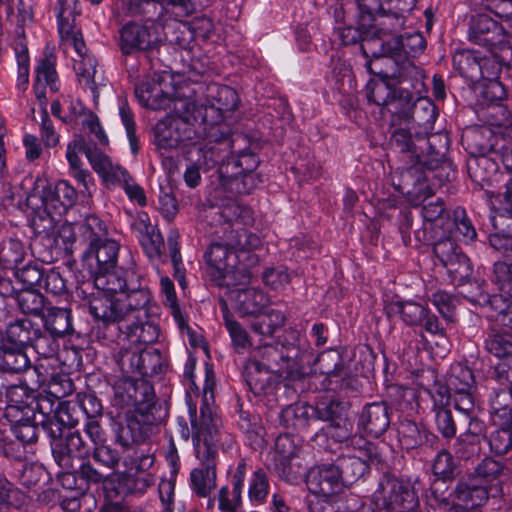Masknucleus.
<instances>
[{
  "label": "nucleus",
  "mask_w": 512,
  "mask_h": 512,
  "mask_svg": "<svg viewBox=\"0 0 512 512\" xmlns=\"http://www.w3.org/2000/svg\"><path fill=\"white\" fill-rule=\"evenodd\" d=\"M185 400L192 427V443L199 466L190 471L189 486L201 498L208 497L217 485L219 449L233 447L234 439L222 429L221 419L213 413V386H189Z\"/></svg>",
  "instance_id": "1"
},
{
  "label": "nucleus",
  "mask_w": 512,
  "mask_h": 512,
  "mask_svg": "<svg viewBox=\"0 0 512 512\" xmlns=\"http://www.w3.org/2000/svg\"><path fill=\"white\" fill-rule=\"evenodd\" d=\"M131 280V289L118 298L94 297L89 299V312L105 326L116 325L124 340L137 344H152L160 335V327L149 319L151 292L142 284Z\"/></svg>",
  "instance_id": "2"
},
{
  "label": "nucleus",
  "mask_w": 512,
  "mask_h": 512,
  "mask_svg": "<svg viewBox=\"0 0 512 512\" xmlns=\"http://www.w3.org/2000/svg\"><path fill=\"white\" fill-rule=\"evenodd\" d=\"M102 231L92 235L83 249L82 260L94 268V286L97 289L94 297L118 298L131 289V280L135 278V283L142 284L141 276L135 271L129 269L117 268L119 253V244L106 238V226L101 221ZM94 232H96L94 230Z\"/></svg>",
  "instance_id": "3"
},
{
  "label": "nucleus",
  "mask_w": 512,
  "mask_h": 512,
  "mask_svg": "<svg viewBox=\"0 0 512 512\" xmlns=\"http://www.w3.org/2000/svg\"><path fill=\"white\" fill-rule=\"evenodd\" d=\"M116 397H121L122 405H131L125 416V423L119 424L116 440L123 447L144 442L152 427L160 423L168 414L167 401L156 397L154 386H113Z\"/></svg>",
  "instance_id": "4"
},
{
  "label": "nucleus",
  "mask_w": 512,
  "mask_h": 512,
  "mask_svg": "<svg viewBox=\"0 0 512 512\" xmlns=\"http://www.w3.org/2000/svg\"><path fill=\"white\" fill-rule=\"evenodd\" d=\"M471 153L478 154L467 162L470 178L480 186L489 184L498 171L494 155L512 174V137L503 133H494L489 128H478L467 135Z\"/></svg>",
  "instance_id": "5"
},
{
  "label": "nucleus",
  "mask_w": 512,
  "mask_h": 512,
  "mask_svg": "<svg viewBox=\"0 0 512 512\" xmlns=\"http://www.w3.org/2000/svg\"><path fill=\"white\" fill-rule=\"evenodd\" d=\"M41 424L42 429L50 438L53 458L63 470L62 480L70 478L74 480L72 475L74 460L84 458L89 453L80 433L67 428L55 416L42 419Z\"/></svg>",
  "instance_id": "6"
},
{
  "label": "nucleus",
  "mask_w": 512,
  "mask_h": 512,
  "mask_svg": "<svg viewBox=\"0 0 512 512\" xmlns=\"http://www.w3.org/2000/svg\"><path fill=\"white\" fill-rule=\"evenodd\" d=\"M117 362L126 381L132 384L138 381L148 384L149 379L161 381V375L167 370V364L158 349L120 351Z\"/></svg>",
  "instance_id": "7"
},
{
  "label": "nucleus",
  "mask_w": 512,
  "mask_h": 512,
  "mask_svg": "<svg viewBox=\"0 0 512 512\" xmlns=\"http://www.w3.org/2000/svg\"><path fill=\"white\" fill-rule=\"evenodd\" d=\"M371 500L375 512L411 511L419 507L418 497L410 483L391 475H385L380 480Z\"/></svg>",
  "instance_id": "8"
},
{
  "label": "nucleus",
  "mask_w": 512,
  "mask_h": 512,
  "mask_svg": "<svg viewBox=\"0 0 512 512\" xmlns=\"http://www.w3.org/2000/svg\"><path fill=\"white\" fill-rule=\"evenodd\" d=\"M371 500L375 512L411 511L419 507L418 497L410 483L391 475H385L380 480Z\"/></svg>",
  "instance_id": "9"
},
{
  "label": "nucleus",
  "mask_w": 512,
  "mask_h": 512,
  "mask_svg": "<svg viewBox=\"0 0 512 512\" xmlns=\"http://www.w3.org/2000/svg\"><path fill=\"white\" fill-rule=\"evenodd\" d=\"M352 448L354 454L341 455L334 461L345 486L352 485L361 479L368 472L370 463L380 461L376 446L363 437L353 438Z\"/></svg>",
  "instance_id": "10"
},
{
  "label": "nucleus",
  "mask_w": 512,
  "mask_h": 512,
  "mask_svg": "<svg viewBox=\"0 0 512 512\" xmlns=\"http://www.w3.org/2000/svg\"><path fill=\"white\" fill-rule=\"evenodd\" d=\"M259 165L258 156L251 151H242L237 156L227 158L218 169L223 180L233 181L238 193L249 194L256 186L257 179L253 174Z\"/></svg>",
  "instance_id": "11"
},
{
  "label": "nucleus",
  "mask_w": 512,
  "mask_h": 512,
  "mask_svg": "<svg viewBox=\"0 0 512 512\" xmlns=\"http://www.w3.org/2000/svg\"><path fill=\"white\" fill-rule=\"evenodd\" d=\"M453 67L468 83L476 84L482 79L497 75L494 60L472 49H460L453 54Z\"/></svg>",
  "instance_id": "12"
},
{
  "label": "nucleus",
  "mask_w": 512,
  "mask_h": 512,
  "mask_svg": "<svg viewBox=\"0 0 512 512\" xmlns=\"http://www.w3.org/2000/svg\"><path fill=\"white\" fill-rule=\"evenodd\" d=\"M254 359L266 370L283 381H303L305 374L297 367L294 358L279 351L276 346L266 344L258 347Z\"/></svg>",
  "instance_id": "13"
},
{
  "label": "nucleus",
  "mask_w": 512,
  "mask_h": 512,
  "mask_svg": "<svg viewBox=\"0 0 512 512\" xmlns=\"http://www.w3.org/2000/svg\"><path fill=\"white\" fill-rule=\"evenodd\" d=\"M175 115L170 117L180 144L186 141H194L203 134V114L198 109V102L189 99L176 100L174 102Z\"/></svg>",
  "instance_id": "14"
},
{
  "label": "nucleus",
  "mask_w": 512,
  "mask_h": 512,
  "mask_svg": "<svg viewBox=\"0 0 512 512\" xmlns=\"http://www.w3.org/2000/svg\"><path fill=\"white\" fill-rule=\"evenodd\" d=\"M505 30V26L488 14H478L471 21L469 39L475 44L486 47L492 54H495L498 48L512 52V47L505 42Z\"/></svg>",
  "instance_id": "15"
},
{
  "label": "nucleus",
  "mask_w": 512,
  "mask_h": 512,
  "mask_svg": "<svg viewBox=\"0 0 512 512\" xmlns=\"http://www.w3.org/2000/svg\"><path fill=\"white\" fill-rule=\"evenodd\" d=\"M239 97L235 89L226 85H212L208 88L205 103H198V109L204 119L210 123L221 122L225 112L237 109Z\"/></svg>",
  "instance_id": "16"
},
{
  "label": "nucleus",
  "mask_w": 512,
  "mask_h": 512,
  "mask_svg": "<svg viewBox=\"0 0 512 512\" xmlns=\"http://www.w3.org/2000/svg\"><path fill=\"white\" fill-rule=\"evenodd\" d=\"M391 144L399 152L406 154L412 165L406 169L405 174H412L413 170L419 169L420 158L424 156L423 132L416 130L411 125L391 126Z\"/></svg>",
  "instance_id": "17"
},
{
  "label": "nucleus",
  "mask_w": 512,
  "mask_h": 512,
  "mask_svg": "<svg viewBox=\"0 0 512 512\" xmlns=\"http://www.w3.org/2000/svg\"><path fill=\"white\" fill-rule=\"evenodd\" d=\"M119 33V46L124 55L149 52L158 46L156 34L147 25L129 22L120 29Z\"/></svg>",
  "instance_id": "18"
},
{
  "label": "nucleus",
  "mask_w": 512,
  "mask_h": 512,
  "mask_svg": "<svg viewBox=\"0 0 512 512\" xmlns=\"http://www.w3.org/2000/svg\"><path fill=\"white\" fill-rule=\"evenodd\" d=\"M102 231L101 219L95 215L87 216L82 222L61 224L58 230L59 237L65 244V250L73 253L75 250L83 252L92 235Z\"/></svg>",
  "instance_id": "19"
},
{
  "label": "nucleus",
  "mask_w": 512,
  "mask_h": 512,
  "mask_svg": "<svg viewBox=\"0 0 512 512\" xmlns=\"http://www.w3.org/2000/svg\"><path fill=\"white\" fill-rule=\"evenodd\" d=\"M367 41V43H363L360 47L361 53L366 59V69L370 74L380 77V80L392 79V74H389L384 65L392 62L397 65L398 59L393 54V51H386L388 42L384 39H376L375 44H372L369 39Z\"/></svg>",
  "instance_id": "20"
},
{
  "label": "nucleus",
  "mask_w": 512,
  "mask_h": 512,
  "mask_svg": "<svg viewBox=\"0 0 512 512\" xmlns=\"http://www.w3.org/2000/svg\"><path fill=\"white\" fill-rule=\"evenodd\" d=\"M306 485L311 493L329 497L336 493L343 483L333 462L311 468L306 477Z\"/></svg>",
  "instance_id": "21"
},
{
  "label": "nucleus",
  "mask_w": 512,
  "mask_h": 512,
  "mask_svg": "<svg viewBox=\"0 0 512 512\" xmlns=\"http://www.w3.org/2000/svg\"><path fill=\"white\" fill-rule=\"evenodd\" d=\"M78 193L67 181H58L54 187L43 186L40 199L47 215L53 210L61 215L75 205Z\"/></svg>",
  "instance_id": "22"
},
{
  "label": "nucleus",
  "mask_w": 512,
  "mask_h": 512,
  "mask_svg": "<svg viewBox=\"0 0 512 512\" xmlns=\"http://www.w3.org/2000/svg\"><path fill=\"white\" fill-rule=\"evenodd\" d=\"M450 140L446 132L429 131L423 132L422 147H424V156L420 158L419 168L434 170L445 160L449 151Z\"/></svg>",
  "instance_id": "23"
},
{
  "label": "nucleus",
  "mask_w": 512,
  "mask_h": 512,
  "mask_svg": "<svg viewBox=\"0 0 512 512\" xmlns=\"http://www.w3.org/2000/svg\"><path fill=\"white\" fill-rule=\"evenodd\" d=\"M234 308L240 317L259 314L269 305V296L256 288L235 289L231 292Z\"/></svg>",
  "instance_id": "24"
},
{
  "label": "nucleus",
  "mask_w": 512,
  "mask_h": 512,
  "mask_svg": "<svg viewBox=\"0 0 512 512\" xmlns=\"http://www.w3.org/2000/svg\"><path fill=\"white\" fill-rule=\"evenodd\" d=\"M390 417L388 409L384 403L374 402L364 406L358 426L368 436L377 438L381 436L389 427Z\"/></svg>",
  "instance_id": "25"
},
{
  "label": "nucleus",
  "mask_w": 512,
  "mask_h": 512,
  "mask_svg": "<svg viewBox=\"0 0 512 512\" xmlns=\"http://www.w3.org/2000/svg\"><path fill=\"white\" fill-rule=\"evenodd\" d=\"M476 289L478 290L476 294L463 291V297L471 303L491 307L497 313L496 320L501 325L512 329V302L507 301L503 295H490L483 292L479 285H476Z\"/></svg>",
  "instance_id": "26"
},
{
  "label": "nucleus",
  "mask_w": 512,
  "mask_h": 512,
  "mask_svg": "<svg viewBox=\"0 0 512 512\" xmlns=\"http://www.w3.org/2000/svg\"><path fill=\"white\" fill-rule=\"evenodd\" d=\"M455 498L458 505L449 512H469L483 506L489 499V492L485 486L478 485L474 480L460 482L455 488Z\"/></svg>",
  "instance_id": "27"
},
{
  "label": "nucleus",
  "mask_w": 512,
  "mask_h": 512,
  "mask_svg": "<svg viewBox=\"0 0 512 512\" xmlns=\"http://www.w3.org/2000/svg\"><path fill=\"white\" fill-rule=\"evenodd\" d=\"M223 241L233 250V256L240 252L258 250L262 247L261 238L251 231H248L242 221H236L228 226Z\"/></svg>",
  "instance_id": "28"
},
{
  "label": "nucleus",
  "mask_w": 512,
  "mask_h": 512,
  "mask_svg": "<svg viewBox=\"0 0 512 512\" xmlns=\"http://www.w3.org/2000/svg\"><path fill=\"white\" fill-rule=\"evenodd\" d=\"M229 145L220 147L211 143L193 142L186 154L195 157L196 163L203 167L204 171H208L216 166L227 163L229 154Z\"/></svg>",
  "instance_id": "29"
},
{
  "label": "nucleus",
  "mask_w": 512,
  "mask_h": 512,
  "mask_svg": "<svg viewBox=\"0 0 512 512\" xmlns=\"http://www.w3.org/2000/svg\"><path fill=\"white\" fill-rule=\"evenodd\" d=\"M447 273L449 275L450 281L457 287H463L460 291L469 292L476 294L478 290L476 289V282L472 283V274H473V266L470 259L463 253H458L457 256H454L449 262L443 265Z\"/></svg>",
  "instance_id": "30"
},
{
  "label": "nucleus",
  "mask_w": 512,
  "mask_h": 512,
  "mask_svg": "<svg viewBox=\"0 0 512 512\" xmlns=\"http://www.w3.org/2000/svg\"><path fill=\"white\" fill-rule=\"evenodd\" d=\"M139 232V241L149 258H159L164 248V239L156 228L150 223L147 214L139 216L133 224Z\"/></svg>",
  "instance_id": "31"
},
{
  "label": "nucleus",
  "mask_w": 512,
  "mask_h": 512,
  "mask_svg": "<svg viewBox=\"0 0 512 512\" xmlns=\"http://www.w3.org/2000/svg\"><path fill=\"white\" fill-rule=\"evenodd\" d=\"M397 69L392 73V80H396V87H408L412 95H421L425 89L424 72L412 61L404 59L398 61Z\"/></svg>",
  "instance_id": "32"
},
{
  "label": "nucleus",
  "mask_w": 512,
  "mask_h": 512,
  "mask_svg": "<svg viewBox=\"0 0 512 512\" xmlns=\"http://www.w3.org/2000/svg\"><path fill=\"white\" fill-rule=\"evenodd\" d=\"M135 96L139 103L152 110H162L170 107L172 99L165 93L160 84L155 81H142L135 84Z\"/></svg>",
  "instance_id": "33"
},
{
  "label": "nucleus",
  "mask_w": 512,
  "mask_h": 512,
  "mask_svg": "<svg viewBox=\"0 0 512 512\" xmlns=\"http://www.w3.org/2000/svg\"><path fill=\"white\" fill-rule=\"evenodd\" d=\"M36 333H40V326L27 317H20L6 324L5 339L14 346L27 348Z\"/></svg>",
  "instance_id": "34"
},
{
  "label": "nucleus",
  "mask_w": 512,
  "mask_h": 512,
  "mask_svg": "<svg viewBox=\"0 0 512 512\" xmlns=\"http://www.w3.org/2000/svg\"><path fill=\"white\" fill-rule=\"evenodd\" d=\"M433 224L423 222L421 227L414 229V222L411 213H406L400 223L399 231L406 246L418 247L422 244L429 245L436 240L433 234Z\"/></svg>",
  "instance_id": "35"
},
{
  "label": "nucleus",
  "mask_w": 512,
  "mask_h": 512,
  "mask_svg": "<svg viewBox=\"0 0 512 512\" xmlns=\"http://www.w3.org/2000/svg\"><path fill=\"white\" fill-rule=\"evenodd\" d=\"M417 95H412L408 87H397L386 110L390 113L391 126L409 125L411 109Z\"/></svg>",
  "instance_id": "36"
},
{
  "label": "nucleus",
  "mask_w": 512,
  "mask_h": 512,
  "mask_svg": "<svg viewBox=\"0 0 512 512\" xmlns=\"http://www.w3.org/2000/svg\"><path fill=\"white\" fill-rule=\"evenodd\" d=\"M230 250L226 241L223 243L214 242L208 246L204 253V259L207 265L215 270L217 278L219 279H224L226 274L236 268V261H231L233 252H230Z\"/></svg>",
  "instance_id": "37"
},
{
  "label": "nucleus",
  "mask_w": 512,
  "mask_h": 512,
  "mask_svg": "<svg viewBox=\"0 0 512 512\" xmlns=\"http://www.w3.org/2000/svg\"><path fill=\"white\" fill-rule=\"evenodd\" d=\"M353 433V421L348 417L329 422V424L320 429L315 433L313 441L320 447L327 448L326 440L328 437L333 439L334 442L344 443L349 442L352 447V439L358 437L357 435L352 436Z\"/></svg>",
  "instance_id": "38"
},
{
  "label": "nucleus",
  "mask_w": 512,
  "mask_h": 512,
  "mask_svg": "<svg viewBox=\"0 0 512 512\" xmlns=\"http://www.w3.org/2000/svg\"><path fill=\"white\" fill-rule=\"evenodd\" d=\"M438 117L437 106L427 97L417 96L411 109L409 125L417 126L422 132L428 134L434 129Z\"/></svg>",
  "instance_id": "39"
},
{
  "label": "nucleus",
  "mask_w": 512,
  "mask_h": 512,
  "mask_svg": "<svg viewBox=\"0 0 512 512\" xmlns=\"http://www.w3.org/2000/svg\"><path fill=\"white\" fill-rule=\"evenodd\" d=\"M287 321L284 312L278 309H264L255 315L250 323V329L262 337H272Z\"/></svg>",
  "instance_id": "40"
},
{
  "label": "nucleus",
  "mask_w": 512,
  "mask_h": 512,
  "mask_svg": "<svg viewBox=\"0 0 512 512\" xmlns=\"http://www.w3.org/2000/svg\"><path fill=\"white\" fill-rule=\"evenodd\" d=\"M349 402L336 397L330 390L316 402L315 413L319 420L332 422L347 417Z\"/></svg>",
  "instance_id": "41"
},
{
  "label": "nucleus",
  "mask_w": 512,
  "mask_h": 512,
  "mask_svg": "<svg viewBox=\"0 0 512 512\" xmlns=\"http://www.w3.org/2000/svg\"><path fill=\"white\" fill-rule=\"evenodd\" d=\"M45 330L57 337L73 332L72 313L70 309L48 307L41 316Z\"/></svg>",
  "instance_id": "42"
},
{
  "label": "nucleus",
  "mask_w": 512,
  "mask_h": 512,
  "mask_svg": "<svg viewBox=\"0 0 512 512\" xmlns=\"http://www.w3.org/2000/svg\"><path fill=\"white\" fill-rule=\"evenodd\" d=\"M388 42L386 51H393L398 61L404 56L416 55L423 52L426 47V41L420 33H412L406 36H394Z\"/></svg>",
  "instance_id": "43"
},
{
  "label": "nucleus",
  "mask_w": 512,
  "mask_h": 512,
  "mask_svg": "<svg viewBox=\"0 0 512 512\" xmlns=\"http://www.w3.org/2000/svg\"><path fill=\"white\" fill-rule=\"evenodd\" d=\"M130 16H142L147 21L158 20L165 9L171 12V6H167L161 0H122Z\"/></svg>",
  "instance_id": "44"
},
{
  "label": "nucleus",
  "mask_w": 512,
  "mask_h": 512,
  "mask_svg": "<svg viewBox=\"0 0 512 512\" xmlns=\"http://www.w3.org/2000/svg\"><path fill=\"white\" fill-rule=\"evenodd\" d=\"M33 389L29 386H5V396L7 405L5 407V416L7 418H16L19 415H26L28 410V398L32 395Z\"/></svg>",
  "instance_id": "45"
},
{
  "label": "nucleus",
  "mask_w": 512,
  "mask_h": 512,
  "mask_svg": "<svg viewBox=\"0 0 512 512\" xmlns=\"http://www.w3.org/2000/svg\"><path fill=\"white\" fill-rule=\"evenodd\" d=\"M17 305L24 315L40 317L46 311V298L37 289H21L17 294Z\"/></svg>",
  "instance_id": "46"
},
{
  "label": "nucleus",
  "mask_w": 512,
  "mask_h": 512,
  "mask_svg": "<svg viewBox=\"0 0 512 512\" xmlns=\"http://www.w3.org/2000/svg\"><path fill=\"white\" fill-rule=\"evenodd\" d=\"M427 310L425 306L414 301H396L388 307L389 313L400 315L401 319L409 326L422 324Z\"/></svg>",
  "instance_id": "47"
},
{
  "label": "nucleus",
  "mask_w": 512,
  "mask_h": 512,
  "mask_svg": "<svg viewBox=\"0 0 512 512\" xmlns=\"http://www.w3.org/2000/svg\"><path fill=\"white\" fill-rule=\"evenodd\" d=\"M30 365L29 358L22 347L5 346L0 353V370L4 372L19 373L25 371Z\"/></svg>",
  "instance_id": "48"
},
{
  "label": "nucleus",
  "mask_w": 512,
  "mask_h": 512,
  "mask_svg": "<svg viewBox=\"0 0 512 512\" xmlns=\"http://www.w3.org/2000/svg\"><path fill=\"white\" fill-rule=\"evenodd\" d=\"M31 416L24 414L17 416L16 418H7L11 422V431L16 437L22 450L26 444L36 442L38 438V427L31 422Z\"/></svg>",
  "instance_id": "49"
},
{
  "label": "nucleus",
  "mask_w": 512,
  "mask_h": 512,
  "mask_svg": "<svg viewBox=\"0 0 512 512\" xmlns=\"http://www.w3.org/2000/svg\"><path fill=\"white\" fill-rule=\"evenodd\" d=\"M316 370L327 377L338 376L343 379L347 375L342 356L336 350L320 353L316 359Z\"/></svg>",
  "instance_id": "50"
},
{
  "label": "nucleus",
  "mask_w": 512,
  "mask_h": 512,
  "mask_svg": "<svg viewBox=\"0 0 512 512\" xmlns=\"http://www.w3.org/2000/svg\"><path fill=\"white\" fill-rule=\"evenodd\" d=\"M56 400H58V397L52 393H40L33 389L30 400L28 399L27 402L29 404H27L26 416L35 417L36 413H38L43 419L52 417L55 411Z\"/></svg>",
  "instance_id": "51"
},
{
  "label": "nucleus",
  "mask_w": 512,
  "mask_h": 512,
  "mask_svg": "<svg viewBox=\"0 0 512 512\" xmlns=\"http://www.w3.org/2000/svg\"><path fill=\"white\" fill-rule=\"evenodd\" d=\"M390 80L391 79L369 81L366 86V96L368 101L386 109L397 88L390 83Z\"/></svg>",
  "instance_id": "52"
},
{
  "label": "nucleus",
  "mask_w": 512,
  "mask_h": 512,
  "mask_svg": "<svg viewBox=\"0 0 512 512\" xmlns=\"http://www.w3.org/2000/svg\"><path fill=\"white\" fill-rule=\"evenodd\" d=\"M270 484L267 473L258 468L255 470L250 478L248 485V498L253 505L263 504L269 494Z\"/></svg>",
  "instance_id": "53"
},
{
  "label": "nucleus",
  "mask_w": 512,
  "mask_h": 512,
  "mask_svg": "<svg viewBox=\"0 0 512 512\" xmlns=\"http://www.w3.org/2000/svg\"><path fill=\"white\" fill-rule=\"evenodd\" d=\"M404 26V18L397 13H382L376 22L372 23L371 32L368 37L373 35L376 39H384L386 35H392Z\"/></svg>",
  "instance_id": "54"
},
{
  "label": "nucleus",
  "mask_w": 512,
  "mask_h": 512,
  "mask_svg": "<svg viewBox=\"0 0 512 512\" xmlns=\"http://www.w3.org/2000/svg\"><path fill=\"white\" fill-rule=\"evenodd\" d=\"M485 349L497 358L512 359V333L488 334L485 339Z\"/></svg>",
  "instance_id": "55"
},
{
  "label": "nucleus",
  "mask_w": 512,
  "mask_h": 512,
  "mask_svg": "<svg viewBox=\"0 0 512 512\" xmlns=\"http://www.w3.org/2000/svg\"><path fill=\"white\" fill-rule=\"evenodd\" d=\"M170 117L157 122L154 128L155 142L159 149H175L181 144Z\"/></svg>",
  "instance_id": "56"
},
{
  "label": "nucleus",
  "mask_w": 512,
  "mask_h": 512,
  "mask_svg": "<svg viewBox=\"0 0 512 512\" xmlns=\"http://www.w3.org/2000/svg\"><path fill=\"white\" fill-rule=\"evenodd\" d=\"M398 434L401 445L407 450L421 445L424 439L428 440L426 431H421L416 423L409 420L400 424Z\"/></svg>",
  "instance_id": "57"
},
{
  "label": "nucleus",
  "mask_w": 512,
  "mask_h": 512,
  "mask_svg": "<svg viewBox=\"0 0 512 512\" xmlns=\"http://www.w3.org/2000/svg\"><path fill=\"white\" fill-rule=\"evenodd\" d=\"M57 338V336L40 328V333H36L28 347L33 348L43 358H52L59 349Z\"/></svg>",
  "instance_id": "58"
},
{
  "label": "nucleus",
  "mask_w": 512,
  "mask_h": 512,
  "mask_svg": "<svg viewBox=\"0 0 512 512\" xmlns=\"http://www.w3.org/2000/svg\"><path fill=\"white\" fill-rule=\"evenodd\" d=\"M223 318L226 329L236 348H246L251 345L250 337L246 329L229 313L226 303H223Z\"/></svg>",
  "instance_id": "59"
},
{
  "label": "nucleus",
  "mask_w": 512,
  "mask_h": 512,
  "mask_svg": "<svg viewBox=\"0 0 512 512\" xmlns=\"http://www.w3.org/2000/svg\"><path fill=\"white\" fill-rule=\"evenodd\" d=\"M422 216L425 222L433 225L438 221L445 225L451 218L450 213L446 209L445 202L441 198L426 200L422 206Z\"/></svg>",
  "instance_id": "60"
},
{
  "label": "nucleus",
  "mask_w": 512,
  "mask_h": 512,
  "mask_svg": "<svg viewBox=\"0 0 512 512\" xmlns=\"http://www.w3.org/2000/svg\"><path fill=\"white\" fill-rule=\"evenodd\" d=\"M239 429L246 435L251 444H257L262 437L263 427L258 415L241 411L238 421Z\"/></svg>",
  "instance_id": "61"
},
{
  "label": "nucleus",
  "mask_w": 512,
  "mask_h": 512,
  "mask_svg": "<svg viewBox=\"0 0 512 512\" xmlns=\"http://www.w3.org/2000/svg\"><path fill=\"white\" fill-rule=\"evenodd\" d=\"M358 9V19L361 27L372 26L373 22L384 13L381 0H354Z\"/></svg>",
  "instance_id": "62"
},
{
  "label": "nucleus",
  "mask_w": 512,
  "mask_h": 512,
  "mask_svg": "<svg viewBox=\"0 0 512 512\" xmlns=\"http://www.w3.org/2000/svg\"><path fill=\"white\" fill-rule=\"evenodd\" d=\"M35 82L47 85L53 92L58 91V77L52 56H46L38 62Z\"/></svg>",
  "instance_id": "63"
},
{
  "label": "nucleus",
  "mask_w": 512,
  "mask_h": 512,
  "mask_svg": "<svg viewBox=\"0 0 512 512\" xmlns=\"http://www.w3.org/2000/svg\"><path fill=\"white\" fill-rule=\"evenodd\" d=\"M494 282L503 294L512 298V256L494 264Z\"/></svg>",
  "instance_id": "64"
}]
</instances>
